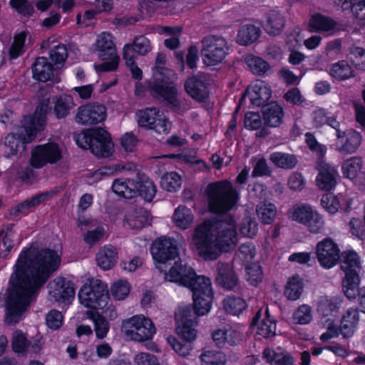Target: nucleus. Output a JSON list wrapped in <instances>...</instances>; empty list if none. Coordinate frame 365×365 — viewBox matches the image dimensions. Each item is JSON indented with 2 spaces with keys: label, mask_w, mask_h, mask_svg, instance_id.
Returning a JSON list of instances; mask_svg holds the SVG:
<instances>
[{
  "label": "nucleus",
  "mask_w": 365,
  "mask_h": 365,
  "mask_svg": "<svg viewBox=\"0 0 365 365\" xmlns=\"http://www.w3.org/2000/svg\"><path fill=\"white\" fill-rule=\"evenodd\" d=\"M60 264L59 255L49 249L31 247L20 255L8 289L5 319L8 324H16L20 321L32 297Z\"/></svg>",
  "instance_id": "1"
},
{
  "label": "nucleus",
  "mask_w": 365,
  "mask_h": 365,
  "mask_svg": "<svg viewBox=\"0 0 365 365\" xmlns=\"http://www.w3.org/2000/svg\"><path fill=\"white\" fill-rule=\"evenodd\" d=\"M236 243V225L230 216L204 221L195 228L192 237L196 252L205 260L216 259L222 252L233 249Z\"/></svg>",
  "instance_id": "2"
},
{
  "label": "nucleus",
  "mask_w": 365,
  "mask_h": 365,
  "mask_svg": "<svg viewBox=\"0 0 365 365\" xmlns=\"http://www.w3.org/2000/svg\"><path fill=\"white\" fill-rule=\"evenodd\" d=\"M48 105L41 104L35 111L33 118H29L31 126L21 127L16 133H9L5 138V145L10 149V155H16L21 148L25 150V144L31 143L36 136L38 130H41L45 124Z\"/></svg>",
  "instance_id": "3"
},
{
  "label": "nucleus",
  "mask_w": 365,
  "mask_h": 365,
  "mask_svg": "<svg viewBox=\"0 0 365 365\" xmlns=\"http://www.w3.org/2000/svg\"><path fill=\"white\" fill-rule=\"evenodd\" d=\"M206 193L209 210L213 213H226L235 207L238 200L237 192L228 180L210 183Z\"/></svg>",
  "instance_id": "4"
},
{
  "label": "nucleus",
  "mask_w": 365,
  "mask_h": 365,
  "mask_svg": "<svg viewBox=\"0 0 365 365\" xmlns=\"http://www.w3.org/2000/svg\"><path fill=\"white\" fill-rule=\"evenodd\" d=\"M75 140L79 147L91 150L98 158H108L113 153V143L109 133L102 128L83 131Z\"/></svg>",
  "instance_id": "5"
},
{
  "label": "nucleus",
  "mask_w": 365,
  "mask_h": 365,
  "mask_svg": "<svg viewBox=\"0 0 365 365\" xmlns=\"http://www.w3.org/2000/svg\"><path fill=\"white\" fill-rule=\"evenodd\" d=\"M264 126L259 114L252 112V130H256V137L265 138L269 134L268 128H278L284 121V109L277 101L266 104L262 109Z\"/></svg>",
  "instance_id": "6"
},
{
  "label": "nucleus",
  "mask_w": 365,
  "mask_h": 365,
  "mask_svg": "<svg viewBox=\"0 0 365 365\" xmlns=\"http://www.w3.org/2000/svg\"><path fill=\"white\" fill-rule=\"evenodd\" d=\"M80 303L86 307L97 309L109 302L107 285L98 279H89L78 292Z\"/></svg>",
  "instance_id": "7"
},
{
  "label": "nucleus",
  "mask_w": 365,
  "mask_h": 365,
  "mask_svg": "<svg viewBox=\"0 0 365 365\" xmlns=\"http://www.w3.org/2000/svg\"><path fill=\"white\" fill-rule=\"evenodd\" d=\"M289 220L305 225L313 234L322 233L324 230L323 217L311 205L305 203L292 206L287 211Z\"/></svg>",
  "instance_id": "8"
},
{
  "label": "nucleus",
  "mask_w": 365,
  "mask_h": 365,
  "mask_svg": "<svg viewBox=\"0 0 365 365\" xmlns=\"http://www.w3.org/2000/svg\"><path fill=\"white\" fill-rule=\"evenodd\" d=\"M121 329L127 337L138 342L150 340L156 333L153 321L143 314L135 315L124 320Z\"/></svg>",
  "instance_id": "9"
},
{
  "label": "nucleus",
  "mask_w": 365,
  "mask_h": 365,
  "mask_svg": "<svg viewBox=\"0 0 365 365\" xmlns=\"http://www.w3.org/2000/svg\"><path fill=\"white\" fill-rule=\"evenodd\" d=\"M202 57L207 66H215L222 61L227 51V42L224 38L209 36L202 40Z\"/></svg>",
  "instance_id": "10"
},
{
  "label": "nucleus",
  "mask_w": 365,
  "mask_h": 365,
  "mask_svg": "<svg viewBox=\"0 0 365 365\" xmlns=\"http://www.w3.org/2000/svg\"><path fill=\"white\" fill-rule=\"evenodd\" d=\"M63 158L62 150L55 143H48L36 146L31 153L29 163L36 169H39L47 164H55Z\"/></svg>",
  "instance_id": "11"
},
{
  "label": "nucleus",
  "mask_w": 365,
  "mask_h": 365,
  "mask_svg": "<svg viewBox=\"0 0 365 365\" xmlns=\"http://www.w3.org/2000/svg\"><path fill=\"white\" fill-rule=\"evenodd\" d=\"M96 47L99 57L103 60H111L101 65V69L104 71H115L118 65L119 57L116 56V48L110 34L103 32L98 36Z\"/></svg>",
  "instance_id": "12"
},
{
  "label": "nucleus",
  "mask_w": 365,
  "mask_h": 365,
  "mask_svg": "<svg viewBox=\"0 0 365 365\" xmlns=\"http://www.w3.org/2000/svg\"><path fill=\"white\" fill-rule=\"evenodd\" d=\"M314 253L319 264L324 269L334 267L340 259L339 246L329 237L317 243Z\"/></svg>",
  "instance_id": "13"
},
{
  "label": "nucleus",
  "mask_w": 365,
  "mask_h": 365,
  "mask_svg": "<svg viewBox=\"0 0 365 365\" xmlns=\"http://www.w3.org/2000/svg\"><path fill=\"white\" fill-rule=\"evenodd\" d=\"M150 252L153 259L160 264L178 257V249L175 240L161 237L156 239L152 244ZM157 268L162 271L160 265Z\"/></svg>",
  "instance_id": "14"
},
{
  "label": "nucleus",
  "mask_w": 365,
  "mask_h": 365,
  "mask_svg": "<svg viewBox=\"0 0 365 365\" xmlns=\"http://www.w3.org/2000/svg\"><path fill=\"white\" fill-rule=\"evenodd\" d=\"M107 118V109L103 104L89 103L80 106L76 120L83 125H92L103 122Z\"/></svg>",
  "instance_id": "15"
},
{
  "label": "nucleus",
  "mask_w": 365,
  "mask_h": 365,
  "mask_svg": "<svg viewBox=\"0 0 365 365\" xmlns=\"http://www.w3.org/2000/svg\"><path fill=\"white\" fill-rule=\"evenodd\" d=\"M137 115L138 124L141 127L153 129L159 133H168L170 128V123L167 119L160 118L156 108H145L139 110Z\"/></svg>",
  "instance_id": "16"
},
{
  "label": "nucleus",
  "mask_w": 365,
  "mask_h": 365,
  "mask_svg": "<svg viewBox=\"0 0 365 365\" xmlns=\"http://www.w3.org/2000/svg\"><path fill=\"white\" fill-rule=\"evenodd\" d=\"M49 297L54 301L70 304L75 296L73 283L63 277H57L49 282Z\"/></svg>",
  "instance_id": "17"
},
{
  "label": "nucleus",
  "mask_w": 365,
  "mask_h": 365,
  "mask_svg": "<svg viewBox=\"0 0 365 365\" xmlns=\"http://www.w3.org/2000/svg\"><path fill=\"white\" fill-rule=\"evenodd\" d=\"M361 140V134L356 130L338 131V136L333 146L341 153L352 154L359 148Z\"/></svg>",
  "instance_id": "18"
},
{
  "label": "nucleus",
  "mask_w": 365,
  "mask_h": 365,
  "mask_svg": "<svg viewBox=\"0 0 365 365\" xmlns=\"http://www.w3.org/2000/svg\"><path fill=\"white\" fill-rule=\"evenodd\" d=\"M319 173L316 178L317 186L322 190H330L336 185L339 176L337 169L320 160L317 163Z\"/></svg>",
  "instance_id": "19"
},
{
  "label": "nucleus",
  "mask_w": 365,
  "mask_h": 365,
  "mask_svg": "<svg viewBox=\"0 0 365 365\" xmlns=\"http://www.w3.org/2000/svg\"><path fill=\"white\" fill-rule=\"evenodd\" d=\"M187 93L197 101H203L209 95L208 88L205 83V76L197 75L190 77L185 83Z\"/></svg>",
  "instance_id": "20"
},
{
  "label": "nucleus",
  "mask_w": 365,
  "mask_h": 365,
  "mask_svg": "<svg viewBox=\"0 0 365 365\" xmlns=\"http://www.w3.org/2000/svg\"><path fill=\"white\" fill-rule=\"evenodd\" d=\"M262 359L270 365H294V357L281 346L266 347Z\"/></svg>",
  "instance_id": "21"
},
{
  "label": "nucleus",
  "mask_w": 365,
  "mask_h": 365,
  "mask_svg": "<svg viewBox=\"0 0 365 365\" xmlns=\"http://www.w3.org/2000/svg\"><path fill=\"white\" fill-rule=\"evenodd\" d=\"M194 269L183 264L182 260L175 262L166 274V278L169 281L186 286L190 279L194 275Z\"/></svg>",
  "instance_id": "22"
},
{
  "label": "nucleus",
  "mask_w": 365,
  "mask_h": 365,
  "mask_svg": "<svg viewBox=\"0 0 365 365\" xmlns=\"http://www.w3.org/2000/svg\"><path fill=\"white\" fill-rule=\"evenodd\" d=\"M351 200L343 195H334L331 193L324 195L321 199L323 208L330 214L336 213L339 210L348 211L351 207Z\"/></svg>",
  "instance_id": "23"
},
{
  "label": "nucleus",
  "mask_w": 365,
  "mask_h": 365,
  "mask_svg": "<svg viewBox=\"0 0 365 365\" xmlns=\"http://www.w3.org/2000/svg\"><path fill=\"white\" fill-rule=\"evenodd\" d=\"M150 215L143 207L132 209L125 216L123 225L130 229H141L150 224Z\"/></svg>",
  "instance_id": "24"
},
{
  "label": "nucleus",
  "mask_w": 365,
  "mask_h": 365,
  "mask_svg": "<svg viewBox=\"0 0 365 365\" xmlns=\"http://www.w3.org/2000/svg\"><path fill=\"white\" fill-rule=\"evenodd\" d=\"M360 319L359 312L356 307L346 310L341 317L340 332L344 337L352 336L356 329Z\"/></svg>",
  "instance_id": "25"
},
{
  "label": "nucleus",
  "mask_w": 365,
  "mask_h": 365,
  "mask_svg": "<svg viewBox=\"0 0 365 365\" xmlns=\"http://www.w3.org/2000/svg\"><path fill=\"white\" fill-rule=\"evenodd\" d=\"M217 283L225 289H232L237 284V278L232 267L228 264L219 262L217 264Z\"/></svg>",
  "instance_id": "26"
},
{
  "label": "nucleus",
  "mask_w": 365,
  "mask_h": 365,
  "mask_svg": "<svg viewBox=\"0 0 365 365\" xmlns=\"http://www.w3.org/2000/svg\"><path fill=\"white\" fill-rule=\"evenodd\" d=\"M212 336L218 347H224L226 345L236 346L242 341V334L232 329L216 330Z\"/></svg>",
  "instance_id": "27"
},
{
  "label": "nucleus",
  "mask_w": 365,
  "mask_h": 365,
  "mask_svg": "<svg viewBox=\"0 0 365 365\" xmlns=\"http://www.w3.org/2000/svg\"><path fill=\"white\" fill-rule=\"evenodd\" d=\"M138 182L135 179H115L112 185L113 191L119 196L131 199L138 195Z\"/></svg>",
  "instance_id": "28"
},
{
  "label": "nucleus",
  "mask_w": 365,
  "mask_h": 365,
  "mask_svg": "<svg viewBox=\"0 0 365 365\" xmlns=\"http://www.w3.org/2000/svg\"><path fill=\"white\" fill-rule=\"evenodd\" d=\"M117 250L111 245L101 247L96 256L97 264L104 270L113 268L117 262Z\"/></svg>",
  "instance_id": "29"
},
{
  "label": "nucleus",
  "mask_w": 365,
  "mask_h": 365,
  "mask_svg": "<svg viewBox=\"0 0 365 365\" xmlns=\"http://www.w3.org/2000/svg\"><path fill=\"white\" fill-rule=\"evenodd\" d=\"M341 267L346 274H358L361 268V260L354 250L344 251L341 255Z\"/></svg>",
  "instance_id": "30"
},
{
  "label": "nucleus",
  "mask_w": 365,
  "mask_h": 365,
  "mask_svg": "<svg viewBox=\"0 0 365 365\" xmlns=\"http://www.w3.org/2000/svg\"><path fill=\"white\" fill-rule=\"evenodd\" d=\"M33 78L38 81L46 82L53 75V66L45 57H38L32 66Z\"/></svg>",
  "instance_id": "31"
},
{
  "label": "nucleus",
  "mask_w": 365,
  "mask_h": 365,
  "mask_svg": "<svg viewBox=\"0 0 365 365\" xmlns=\"http://www.w3.org/2000/svg\"><path fill=\"white\" fill-rule=\"evenodd\" d=\"M272 90L265 82L257 80L252 86V105L257 106H265L270 99Z\"/></svg>",
  "instance_id": "32"
},
{
  "label": "nucleus",
  "mask_w": 365,
  "mask_h": 365,
  "mask_svg": "<svg viewBox=\"0 0 365 365\" xmlns=\"http://www.w3.org/2000/svg\"><path fill=\"white\" fill-rule=\"evenodd\" d=\"M363 160L359 156L351 157L341 164V173L344 178L354 180L361 173L363 168Z\"/></svg>",
  "instance_id": "33"
},
{
  "label": "nucleus",
  "mask_w": 365,
  "mask_h": 365,
  "mask_svg": "<svg viewBox=\"0 0 365 365\" xmlns=\"http://www.w3.org/2000/svg\"><path fill=\"white\" fill-rule=\"evenodd\" d=\"M169 78H158L150 86L152 91L163 98L168 103L176 97L177 90L174 86H168Z\"/></svg>",
  "instance_id": "34"
},
{
  "label": "nucleus",
  "mask_w": 365,
  "mask_h": 365,
  "mask_svg": "<svg viewBox=\"0 0 365 365\" xmlns=\"http://www.w3.org/2000/svg\"><path fill=\"white\" fill-rule=\"evenodd\" d=\"M336 26V22L329 17L320 14H315L310 18L309 29L310 31L327 32L332 31Z\"/></svg>",
  "instance_id": "35"
},
{
  "label": "nucleus",
  "mask_w": 365,
  "mask_h": 365,
  "mask_svg": "<svg viewBox=\"0 0 365 365\" xmlns=\"http://www.w3.org/2000/svg\"><path fill=\"white\" fill-rule=\"evenodd\" d=\"M269 160L276 167L285 170L293 169L298 163L297 158L295 155L282 152H274L271 153Z\"/></svg>",
  "instance_id": "36"
},
{
  "label": "nucleus",
  "mask_w": 365,
  "mask_h": 365,
  "mask_svg": "<svg viewBox=\"0 0 365 365\" xmlns=\"http://www.w3.org/2000/svg\"><path fill=\"white\" fill-rule=\"evenodd\" d=\"M190 282L185 287H188L192 292V295L199 293V295L202 294H210L212 292L211 287L210 279L204 276L197 275L194 272V275L189 280Z\"/></svg>",
  "instance_id": "37"
},
{
  "label": "nucleus",
  "mask_w": 365,
  "mask_h": 365,
  "mask_svg": "<svg viewBox=\"0 0 365 365\" xmlns=\"http://www.w3.org/2000/svg\"><path fill=\"white\" fill-rule=\"evenodd\" d=\"M277 210L276 206L268 201L260 202L256 207V214L263 224L272 223L276 217Z\"/></svg>",
  "instance_id": "38"
},
{
  "label": "nucleus",
  "mask_w": 365,
  "mask_h": 365,
  "mask_svg": "<svg viewBox=\"0 0 365 365\" xmlns=\"http://www.w3.org/2000/svg\"><path fill=\"white\" fill-rule=\"evenodd\" d=\"M138 195L143 197L146 201L150 202L155 197L157 190L153 182L145 175H137Z\"/></svg>",
  "instance_id": "39"
},
{
  "label": "nucleus",
  "mask_w": 365,
  "mask_h": 365,
  "mask_svg": "<svg viewBox=\"0 0 365 365\" xmlns=\"http://www.w3.org/2000/svg\"><path fill=\"white\" fill-rule=\"evenodd\" d=\"M173 221L175 226L180 229L187 230L193 223L194 215L190 209L180 205L175 210Z\"/></svg>",
  "instance_id": "40"
},
{
  "label": "nucleus",
  "mask_w": 365,
  "mask_h": 365,
  "mask_svg": "<svg viewBox=\"0 0 365 365\" xmlns=\"http://www.w3.org/2000/svg\"><path fill=\"white\" fill-rule=\"evenodd\" d=\"M360 279L358 274H346L343 280V290L347 298L354 299L357 297L360 289Z\"/></svg>",
  "instance_id": "41"
},
{
  "label": "nucleus",
  "mask_w": 365,
  "mask_h": 365,
  "mask_svg": "<svg viewBox=\"0 0 365 365\" xmlns=\"http://www.w3.org/2000/svg\"><path fill=\"white\" fill-rule=\"evenodd\" d=\"M193 297V305L197 316L204 315L207 314L211 307V303L213 298V293L202 294L199 295V293L195 294Z\"/></svg>",
  "instance_id": "42"
},
{
  "label": "nucleus",
  "mask_w": 365,
  "mask_h": 365,
  "mask_svg": "<svg viewBox=\"0 0 365 365\" xmlns=\"http://www.w3.org/2000/svg\"><path fill=\"white\" fill-rule=\"evenodd\" d=\"M303 289L302 279L298 276L290 278L285 286L284 295L289 300H297L302 294Z\"/></svg>",
  "instance_id": "43"
},
{
  "label": "nucleus",
  "mask_w": 365,
  "mask_h": 365,
  "mask_svg": "<svg viewBox=\"0 0 365 365\" xmlns=\"http://www.w3.org/2000/svg\"><path fill=\"white\" fill-rule=\"evenodd\" d=\"M329 73L336 79L345 80L354 76V71L346 61H340L331 66Z\"/></svg>",
  "instance_id": "44"
},
{
  "label": "nucleus",
  "mask_w": 365,
  "mask_h": 365,
  "mask_svg": "<svg viewBox=\"0 0 365 365\" xmlns=\"http://www.w3.org/2000/svg\"><path fill=\"white\" fill-rule=\"evenodd\" d=\"M30 341L21 330H16L11 337L12 350L18 354L26 353L29 348Z\"/></svg>",
  "instance_id": "45"
},
{
  "label": "nucleus",
  "mask_w": 365,
  "mask_h": 365,
  "mask_svg": "<svg viewBox=\"0 0 365 365\" xmlns=\"http://www.w3.org/2000/svg\"><path fill=\"white\" fill-rule=\"evenodd\" d=\"M136 170L135 164L133 163H126L124 164H117L112 166L103 167L94 173V176L98 178L103 175H110L116 173L123 171H133Z\"/></svg>",
  "instance_id": "46"
},
{
  "label": "nucleus",
  "mask_w": 365,
  "mask_h": 365,
  "mask_svg": "<svg viewBox=\"0 0 365 365\" xmlns=\"http://www.w3.org/2000/svg\"><path fill=\"white\" fill-rule=\"evenodd\" d=\"M284 26L283 16L276 11L270 13L264 29L272 35H277L281 32Z\"/></svg>",
  "instance_id": "47"
},
{
  "label": "nucleus",
  "mask_w": 365,
  "mask_h": 365,
  "mask_svg": "<svg viewBox=\"0 0 365 365\" xmlns=\"http://www.w3.org/2000/svg\"><path fill=\"white\" fill-rule=\"evenodd\" d=\"M225 310L232 314H239L245 310L247 304L245 301L236 297H228L223 301Z\"/></svg>",
  "instance_id": "48"
},
{
  "label": "nucleus",
  "mask_w": 365,
  "mask_h": 365,
  "mask_svg": "<svg viewBox=\"0 0 365 365\" xmlns=\"http://www.w3.org/2000/svg\"><path fill=\"white\" fill-rule=\"evenodd\" d=\"M136 56L133 53V51L130 46H125L123 48V59L125 61V64L130 68L132 76L135 79H141L143 72L141 69L135 64V60Z\"/></svg>",
  "instance_id": "49"
},
{
  "label": "nucleus",
  "mask_w": 365,
  "mask_h": 365,
  "mask_svg": "<svg viewBox=\"0 0 365 365\" xmlns=\"http://www.w3.org/2000/svg\"><path fill=\"white\" fill-rule=\"evenodd\" d=\"M73 106V102L70 96H61L56 101L54 113L58 118L66 117Z\"/></svg>",
  "instance_id": "50"
},
{
  "label": "nucleus",
  "mask_w": 365,
  "mask_h": 365,
  "mask_svg": "<svg viewBox=\"0 0 365 365\" xmlns=\"http://www.w3.org/2000/svg\"><path fill=\"white\" fill-rule=\"evenodd\" d=\"M91 319L94 323L96 337L99 339H104L110 329L108 321L98 313H92Z\"/></svg>",
  "instance_id": "51"
},
{
  "label": "nucleus",
  "mask_w": 365,
  "mask_h": 365,
  "mask_svg": "<svg viewBox=\"0 0 365 365\" xmlns=\"http://www.w3.org/2000/svg\"><path fill=\"white\" fill-rule=\"evenodd\" d=\"M125 46H130L133 53L145 56L149 53L152 46L150 40L145 36H139L135 38L133 43H128Z\"/></svg>",
  "instance_id": "52"
},
{
  "label": "nucleus",
  "mask_w": 365,
  "mask_h": 365,
  "mask_svg": "<svg viewBox=\"0 0 365 365\" xmlns=\"http://www.w3.org/2000/svg\"><path fill=\"white\" fill-rule=\"evenodd\" d=\"M293 320L298 324H308L313 319L312 308L307 304L299 306L293 313Z\"/></svg>",
  "instance_id": "53"
},
{
  "label": "nucleus",
  "mask_w": 365,
  "mask_h": 365,
  "mask_svg": "<svg viewBox=\"0 0 365 365\" xmlns=\"http://www.w3.org/2000/svg\"><path fill=\"white\" fill-rule=\"evenodd\" d=\"M167 58L165 54L163 53H158L154 67L155 78L158 80V78H170L173 75V71L166 67Z\"/></svg>",
  "instance_id": "54"
},
{
  "label": "nucleus",
  "mask_w": 365,
  "mask_h": 365,
  "mask_svg": "<svg viewBox=\"0 0 365 365\" xmlns=\"http://www.w3.org/2000/svg\"><path fill=\"white\" fill-rule=\"evenodd\" d=\"M47 197L46 194H39L32 197L31 199L24 201L11 210V214L17 216L20 212H24L32 207L38 205Z\"/></svg>",
  "instance_id": "55"
},
{
  "label": "nucleus",
  "mask_w": 365,
  "mask_h": 365,
  "mask_svg": "<svg viewBox=\"0 0 365 365\" xmlns=\"http://www.w3.org/2000/svg\"><path fill=\"white\" fill-rule=\"evenodd\" d=\"M340 304V301L337 298H328L322 297L317 302V311L322 315H328L331 312L336 309Z\"/></svg>",
  "instance_id": "56"
},
{
  "label": "nucleus",
  "mask_w": 365,
  "mask_h": 365,
  "mask_svg": "<svg viewBox=\"0 0 365 365\" xmlns=\"http://www.w3.org/2000/svg\"><path fill=\"white\" fill-rule=\"evenodd\" d=\"M181 176L175 172L165 173L161 179V185L163 188L169 192H174L181 185Z\"/></svg>",
  "instance_id": "57"
},
{
  "label": "nucleus",
  "mask_w": 365,
  "mask_h": 365,
  "mask_svg": "<svg viewBox=\"0 0 365 365\" xmlns=\"http://www.w3.org/2000/svg\"><path fill=\"white\" fill-rule=\"evenodd\" d=\"M167 341L172 349L180 356L187 357L190 355L192 349V346L190 342H181L175 336H169L167 338Z\"/></svg>",
  "instance_id": "58"
},
{
  "label": "nucleus",
  "mask_w": 365,
  "mask_h": 365,
  "mask_svg": "<svg viewBox=\"0 0 365 365\" xmlns=\"http://www.w3.org/2000/svg\"><path fill=\"white\" fill-rule=\"evenodd\" d=\"M203 365H224L225 356L222 352L207 351L201 354Z\"/></svg>",
  "instance_id": "59"
},
{
  "label": "nucleus",
  "mask_w": 365,
  "mask_h": 365,
  "mask_svg": "<svg viewBox=\"0 0 365 365\" xmlns=\"http://www.w3.org/2000/svg\"><path fill=\"white\" fill-rule=\"evenodd\" d=\"M11 6L24 16L30 17L34 11L33 4L28 0H11Z\"/></svg>",
  "instance_id": "60"
},
{
  "label": "nucleus",
  "mask_w": 365,
  "mask_h": 365,
  "mask_svg": "<svg viewBox=\"0 0 365 365\" xmlns=\"http://www.w3.org/2000/svg\"><path fill=\"white\" fill-rule=\"evenodd\" d=\"M130 292V285L125 280L119 279L111 287V294L117 300L124 299Z\"/></svg>",
  "instance_id": "61"
},
{
  "label": "nucleus",
  "mask_w": 365,
  "mask_h": 365,
  "mask_svg": "<svg viewBox=\"0 0 365 365\" xmlns=\"http://www.w3.org/2000/svg\"><path fill=\"white\" fill-rule=\"evenodd\" d=\"M196 312L187 306L180 307L175 312V319L181 324L197 323Z\"/></svg>",
  "instance_id": "62"
},
{
  "label": "nucleus",
  "mask_w": 365,
  "mask_h": 365,
  "mask_svg": "<svg viewBox=\"0 0 365 365\" xmlns=\"http://www.w3.org/2000/svg\"><path fill=\"white\" fill-rule=\"evenodd\" d=\"M68 58V50L64 44L54 46L49 53V58L56 65L63 64Z\"/></svg>",
  "instance_id": "63"
},
{
  "label": "nucleus",
  "mask_w": 365,
  "mask_h": 365,
  "mask_svg": "<svg viewBox=\"0 0 365 365\" xmlns=\"http://www.w3.org/2000/svg\"><path fill=\"white\" fill-rule=\"evenodd\" d=\"M350 59L352 64L358 69L365 71V50L356 47L351 50Z\"/></svg>",
  "instance_id": "64"
}]
</instances>
